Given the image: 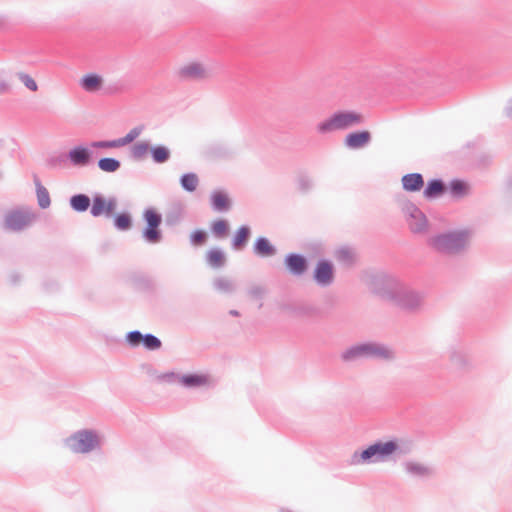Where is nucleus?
<instances>
[{
    "label": "nucleus",
    "mask_w": 512,
    "mask_h": 512,
    "mask_svg": "<svg viewBox=\"0 0 512 512\" xmlns=\"http://www.w3.org/2000/svg\"><path fill=\"white\" fill-rule=\"evenodd\" d=\"M374 292L382 299L408 312H416L423 304L424 296L399 280L384 276L374 282Z\"/></svg>",
    "instance_id": "1"
},
{
    "label": "nucleus",
    "mask_w": 512,
    "mask_h": 512,
    "mask_svg": "<svg viewBox=\"0 0 512 512\" xmlns=\"http://www.w3.org/2000/svg\"><path fill=\"white\" fill-rule=\"evenodd\" d=\"M393 350L377 342H365L352 345L341 353V359L350 363L360 359L393 360Z\"/></svg>",
    "instance_id": "2"
},
{
    "label": "nucleus",
    "mask_w": 512,
    "mask_h": 512,
    "mask_svg": "<svg viewBox=\"0 0 512 512\" xmlns=\"http://www.w3.org/2000/svg\"><path fill=\"white\" fill-rule=\"evenodd\" d=\"M399 449L396 441H377L363 451H355L349 460L350 465L372 464L386 461Z\"/></svg>",
    "instance_id": "3"
},
{
    "label": "nucleus",
    "mask_w": 512,
    "mask_h": 512,
    "mask_svg": "<svg viewBox=\"0 0 512 512\" xmlns=\"http://www.w3.org/2000/svg\"><path fill=\"white\" fill-rule=\"evenodd\" d=\"M468 237L466 230L440 233L429 239V245L439 253L455 255L465 249Z\"/></svg>",
    "instance_id": "4"
},
{
    "label": "nucleus",
    "mask_w": 512,
    "mask_h": 512,
    "mask_svg": "<svg viewBox=\"0 0 512 512\" xmlns=\"http://www.w3.org/2000/svg\"><path fill=\"white\" fill-rule=\"evenodd\" d=\"M363 122L361 114L354 111H339L328 119L320 122L316 129L320 134H328L336 130H345Z\"/></svg>",
    "instance_id": "5"
},
{
    "label": "nucleus",
    "mask_w": 512,
    "mask_h": 512,
    "mask_svg": "<svg viewBox=\"0 0 512 512\" xmlns=\"http://www.w3.org/2000/svg\"><path fill=\"white\" fill-rule=\"evenodd\" d=\"M66 444L75 453H89L99 446V438L92 430H81L70 436Z\"/></svg>",
    "instance_id": "6"
},
{
    "label": "nucleus",
    "mask_w": 512,
    "mask_h": 512,
    "mask_svg": "<svg viewBox=\"0 0 512 512\" xmlns=\"http://www.w3.org/2000/svg\"><path fill=\"white\" fill-rule=\"evenodd\" d=\"M146 221V228L143 230V238L151 244L159 243L162 240V233L159 226L162 223V216L153 208H148L143 214Z\"/></svg>",
    "instance_id": "7"
},
{
    "label": "nucleus",
    "mask_w": 512,
    "mask_h": 512,
    "mask_svg": "<svg viewBox=\"0 0 512 512\" xmlns=\"http://www.w3.org/2000/svg\"><path fill=\"white\" fill-rule=\"evenodd\" d=\"M403 212L407 217L410 230L415 234L425 233L428 228V220L425 214L412 202L403 206Z\"/></svg>",
    "instance_id": "8"
},
{
    "label": "nucleus",
    "mask_w": 512,
    "mask_h": 512,
    "mask_svg": "<svg viewBox=\"0 0 512 512\" xmlns=\"http://www.w3.org/2000/svg\"><path fill=\"white\" fill-rule=\"evenodd\" d=\"M34 215L28 211L12 210L5 214L4 228L11 231H21L30 225Z\"/></svg>",
    "instance_id": "9"
},
{
    "label": "nucleus",
    "mask_w": 512,
    "mask_h": 512,
    "mask_svg": "<svg viewBox=\"0 0 512 512\" xmlns=\"http://www.w3.org/2000/svg\"><path fill=\"white\" fill-rule=\"evenodd\" d=\"M183 81H200L209 77V72L201 63L193 62L182 66L177 72Z\"/></svg>",
    "instance_id": "10"
},
{
    "label": "nucleus",
    "mask_w": 512,
    "mask_h": 512,
    "mask_svg": "<svg viewBox=\"0 0 512 512\" xmlns=\"http://www.w3.org/2000/svg\"><path fill=\"white\" fill-rule=\"evenodd\" d=\"M313 279L320 287H328L334 281V268L330 261L319 260L314 273Z\"/></svg>",
    "instance_id": "11"
},
{
    "label": "nucleus",
    "mask_w": 512,
    "mask_h": 512,
    "mask_svg": "<svg viewBox=\"0 0 512 512\" xmlns=\"http://www.w3.org/2000/svg\"><path fill=\"white\" fill-rule=\"evenodd\" d=\"M284 264L290 274L294 276L303 275L308 269L307 259L298 253H289L284 259Z\"/></svg>",
    "instance_id": "12"
},
{
    "label": "nucleus",
    "mask_w": 512,
    "mask_h": 512,
    "mask_svg": "<svg viewBox=\"0 0 512 512\" xmlns=\"http://www.w3.org/2000/svg\"><path fill=\"white\" fill-rule=\"evenodd\" d=\"M371 133L367 130L356 131L346 135L344 144L350 149H361L371 142Z\"/></svg>",
    "instance_id": "13"
},
{
    "label": "nucleus",
    "mask_w": 512,
    "mask_h": 512,
    "mask_svg": "<svg viewBox=\"0 0 512 512\" xmlns=\"http://www.w3.org/2000/svg\"><path fill=\"white\" fill-rule=\"evenodd\" d=\"M67 157L72 165L84 167L90 163L92 152L87 147L79 145L72 148L68 152Z\"/></svg>",
    "instance_id": "14"
},
{
    "label": "nucleus",
    "mask_w": 512,
    "mask_h": 512,
    "mask_svg": "<svg viewBox=\"0 0 512 512\" xmlns=\"http://www.w3.org/2000/svg\"><path fill=\"white\" fill-rule=\"evenodd\" d=\"M253 252L256 256L266 258L277 253V249L266 237H259L253 245Z\"/></svg>",
    "instance_id": "15"
},
{
    "label": "nucleus",
    "mask_w": 512,
    "mask_h": 512,
    "mask_svg": "<svg viewBox=\"0 0 512 512\" xmlns=\"http://www.w3.org/2000/svg\"><path fill=\"white\" fill-rule=\"evenodd\" d=\"M449 361L455 369H465L469 365L467 355L462 348L452 346L448 350Z\"/></svg>",
    "instance_id": "16"
},
{
    "label": "nucleus",
    "mask_w": 512,
    "mask_h": 512,
    "mask_svg": "<svg viewBox=\"0 0 512 512\" xmlns=\"http://www.w3.org/2000/svg\"><path fill=\"white\" fill-rule=\"evenodd\" d=\"M402 187L408 192L420 191L424 186V178L420 173H409L401 179Z\"/></svg>",
    "instance_id": "17"
},
{
    "label": "nucleus",
    "mask_w": 512,
    "mask_h": 512,
    "mask_svg": "<svg viewBox=\"0 0 512 512\" xmlns=\"http://www.w3.org/2000/svg\"><path fill=\"white\" fill-rule=\"evenodd\" d=\"M166 377H178L179 382L185 387H199L207 384L208 382L207 376L199 374H185L182 376H178L175 373L171 372L169 374H166Z\"/></svg>",
    "instance_id": "18"
},
{
    "label": "nucleus",
    "mask_w": 512,
    "mask_h": 512,
    "mask_svg": "<svg viewBox=\"0 0 512 512\" xmlns=\"http://www.w3.org/2000/svg\"><path fill=\"white\" fill-rule=\"evenodd\" d=\"M210 199L212 208L215 211L225 212L231 208V200L228 195L222 191H213Z\"/></svg>",
    "instance_id": "19"
},
{
    "label": "nucleus",
    "mask_w": 512,
    "mask_h": 512,
    "mask_svg": "<svg viewBox=\"0 0 512 512\" xmlns=\"http://www.w3.org/2000/svg\"><path fill=\"white\" fill-rule=\"evenodd\" d=\"M446 189V185L441 179H432L428 181L423 195L426 199H434L441 196Z\"/></svg>",
    "instance_id": "20"
},
{
    "label": "nucleus",
    "mask_w": 512,
    "mask_h": 512,
    "mask_svg": "<svg viewBox=\"0 0 512 512\" xmlns=\"http://www.w3.org/2000/svg\"><path fill=\"white\" fill-rule=\"evenodd\" d=\"M251 236V229L247 225L241 226L232 239L231 246L234 250H243Z\"/></svg>",
    "instance_id": "21"
},
{
    "label": "nucleus",
    "mask_w": 512,
    "mask_h": 512,
    "mask_svg": "<svg viewBox=\"0 0 512 512\" xmlns=\"http://www.w3.org/2000/svg\"><path fill=\"white\" fill-rule=\"evenodd\" d=\"M404 468L408 474L415 477L424 478L432 474V470L429 467L418 462L407 461L404 463Z\"/></svg>",
    "instance_id": "22"
},
{
    "label": "nucleus",
    "mask_w": 512,
    "mask_h": 512,
    "mask_svg": "<svg viewBox=\"0 0 512 512\" xmlns=\"http://www.w3.org/2000/svg\"><path fill=\"white\" fill-rule=\"evenodd\" d=\"M34 183L36 186V194L38 205L42 209H46L51 205V199L48 190L41 184L37 175H34Z\"/></svg>",
    "instance_id": "23"
},
{
    "label": "nucleus",
    "mask_w": 512,
    "mask_h": 512,
    "mask_svg": "<svg viewBox=\"0 0 512 512\" xmlns=\"http://www.w3.org/2000/svg\"><path fill=\"white\" fill-rule=\"evenodd\" d=\"M102 78L101 76L97 75V74H94V73H90V74H86L82 79H81V87L87 91V92H95L97 90H99L101 88V85H102Z\"/></svg>",
    "instance_id": "24"
},
{
    "label": "nucleus",
    "mask_w": 512,
    "mask_h": 512,
    "mask_svg": "<svg viewBox=\"0 0 512 512\" xmlns=\"http://www.w3.org/2000/svg\"><path fill=\"white\" fill-rule=\"evenodd\" d=\"M69 204L74 211L82 213L88 210L91 200L88 195L80 193L71 196Z\"/></svg>",
    "instance_id": "25"
},
{
    "label": "nucleus",
    "mask_w": 512,
    "mask_h": 512,
    "mask_svg": "<svg viewBox=\"0 0 512 512\" xmlns=\"http://www.w3.org/2000/svg\"><path fill=\"white\" fill-rule=\"evenodd\" d=\"M207 264L212 268H221L226 264V257L222 250L214 248L207 252Z\"/></svg>",
    "instance_id": "26"
},
{
    "label": "nucleus",
    "mask_w": 512,
    "mask_h": 512,
    "mask_svg": "<svg viewBox=\"0 0 512 512\" xmlns=\"http://www.w3.org/2000/svg\"><path fill=\"white\" fill-rule=\"evenodd\" d=\"M184 211L180 206L171 207L165 214V224L168 227L177 226L183 219Z\"/></svg>",
    "instance_id": "27"
},
{
    "label": "nucleus",
    "mask_w": 512,
    "mask_h": 512,
    "mask_svg": "<svg viewBox=\"0 0 512 512\" xmlns=\"http://www.w3.org/2000/svg\"><path fill=\"white\" fill-rule=\"evenodd\" d=\"M151 157L157 164H163L170 159V150L164 145H157L150 149Z\"/></svg>",
    "instance_id": "28"
},
{
    "label": "nucleus",
    "mask_w": 512,
    "mask_h": 512,
    "mask_svg": "<svg viewBox=\"0 0 512 512\" xmlns=\"http://www.w3.org/2000/svg\"><path fill=\"white\" fill-rule=\"evenodd\" d=\"M98 167L101 171L114 173L121 167V162L116 158L104 157L98 160Z\"/></svg>",
    "instance_id": "29"
},
{
    "label": "nucleus",
    "mask_w": 512,
    "mask_h": 512,
    "mask_svg": "<svg viewBox=\"0 0 512 512\" xmlns=\"http://www.w3.org/2000/svg\"><path fill=\"white\" fill-rule=\"evenodd\" d=\"M468 184L460 179H453L449 183V191L453 197L461 198L468 193Z\"/></svg>",
    "instance_id": "30"
},
{
    "label": "nucleus",
    "mask_w": 512,
    "mask_h": 512,
    "mask_svg": "<svg viewBox=\"0 0 512 512\" xmlns=\"http://www.w3.org/2000/svg\"><path fill=\"white\" fill-rule=\"evenodd\" d=\"M181 187L187 192H193L196 190L199 179L195 173L183 174L180 178Z\"/></svg>",
    "instance_id": "31"
},
{
    "label": "nucleus",
    "mask_w": 512,
    "mask_h": 512,
    "mask_svg": "<svg viewBox=\"0 0 512 512\" xmlns=\"http://www.w3.org/2000/svg\"><path fill=\"white\" fill-rule=\"evenodd\" d=\"M114 226L120 231H127L132 227V218L129 213H120L114 217Z\"/></svg>",
    "instance_id": "32"
},
{
    "label": "nucleus",
    "mask_w": 512,
    "mask_h": 512,
    "mask_svg": "<svg viewBox=\"0 0 512 512\" xmlns=\"http://www.w3.org/2000/svg\"><path fill=\"white\" fill-rule=\"evenodd\" d=\"M150 149L148 142H137L131 148V157L135 160H142Z\"/></svg>",
    "instance_id": "33"
},
{
    "label": "nucleus",
    "mask_w": 512,
    "mask_h": 512,
    "mask_svg": "<svg viewBox=\"0 0 512 512\" xmlns=\"http://www.w3.org/2000/svg\"><path fill=\"white\" fill-rule=\"evenodd\" d=\"M105 202L106 199L100 194L93 197V203L90 211L93 217H99L102 214H105Z\"/></svg>",
    "instance_id": "34"
},
{
    "label": "nucleus",
    "mask_w": 512,
    "mask_h": 512,
    "mask_svg": "<svg viewBox=\"0 0 512 512\" xmlns=\"http://www.w3.org/2000/svg\"><path fill=\"white\" fill-rule=\"evenodd\" d=\"M211 230L215 237L224 238L228 234L229 224L227 220L219 219L212 224Z\"/></svg>",
    "instance_id": "35"
},
{
    "label": "nucleus",
    "mask_w": 512,
    "mask_h": 512,
    "mask_svg": "<svg viewBox=\"0 0 512 512\" xmlns=\"http://www.w3.org/2000/svg\"><path fill=\"white\" fill-rule=\"evenodd\" d=\"M142 345L150 351L158 350L162 346L161 340L151 333L144 334Z\"/></svg>",
    "instance_id": "36"
},
{
    "label": "nucleus",
    "mask_w": 512,
    "mask_h": 512,
    "mask_svg": "<svg viewBox=\"0 0 512 512\" xmlns=\"http://www.w3.org/2000/svg\"><path fill=\"white\" fill-rule=\"evenodd\" d=\"M90 145L93 148H100V149L119 148V147L124 146L123 143L121 142V138L113 139V140L94 141Z\"/></svg>",
    "instance_id": "37"
},
{
    "label": "nucleus",
    "mask_w": 512,
    "mask_h": 512,
    "mask_svg": "<svg viewBox=\"0 0 512 512\" xmlns=\"http://www.w3.org/2000/svg\"><path fill=\"white\" fill-rule=\"evenodd\" d=\"M17 78L23 83V85L32 92H36L38 90V85L36 81L27 73L18 72Z\"/></svg>",
    "instance_id": "38"
},
{
    "label": "nucleus",
    "mask_w": 512,
    "mask_h": 512,
    "mask_svg": "<svg viewBox=\"0 0 512 512\" xmlns=\"http://www.w3.org/2000/svg\"><path fill=\"white\" fill-rule=\"evenodd\" d=\"M214 287L223 292H232L234 289L233 283L224 277H218L213 282Z\"/></svg>",
    "instance_id": "39"
},
{
    "label": "nucleus",
    "mask_w": 512,
    "mask_h": 512,
    "mask_svg": "<svg viewBox=\"0 0 512 512\" xmlns=\"http://www.w3.org/2000/svg\"><path fill=\"white\" fill-rule=\"evenodd\" d=\"M144 130L143 125L132 128L124 137H121V142L124 146L132 143Z\"/></svg>",
    "instance_id": "40"
},
{
    "label": "nucleus",
    "mask_w": 512,
    "mask_h": 512,
    "mask_svg": "<svg viewBox=\"0 0 512 512\" xmlns=\"http://www.w3.org/2000/svg\"><path fill=\"white\" fill-rule=\"evenodd\" d=\"M143 337H144V334H142L140 331L133 330V331H130L127 333L126 341L128 342V344L130 346L136 347L139 344H142Z\"/></svg>",
    "instance_id": "41"
},
{
    "label": "nucleus",
    "mask_w": 512,
    "mask_h": 512,
    "mask_svg": "<svg viewBox=\"0 0 512 512\" xmlns=\"http://www.w3.org/2000/svg\"><path fill=\"white\" fill-rule=\"evenodd\" d=\"M297 184L298 189L303 193L308 192L313 187V182L311 178L307 175H300L297 179Z\"/></svg>",
    "instance_id": "42"
},
{
    "label": "nucleus",
    "mask_w": 512,
    "mask_h": 512,
    "mask_svg": "<svg viewBox=\"0 0 512 512\" xmlns=\"http://www.w3.org/2000/svg\"><path fill=\"white\" fill-rule=\"evenodd\" d=\"M207 240V234L203 230H196L190 236V241L195 246L203 245Z\"/></svg>",
    "instance_id": "43"
},
{
    "label": "nucleus",
    "mask_w": 512,
    "mask_h": 512,
    "mask_svg": "<svg viewBox=\"0 0 512 512\" xmlns=\"http://www.w3.org/2000/svg\"><path fill=\"white\" fill-rule=\"evenodd\" d=\"M336 257L339 261L351 264L353 261V252L349 248H340L337 251Z\"/></svg>",
    "instance_id": "44"
},
{
    "label": "nucleus",
    "mask_w": 512,
    "mask_h": 512,
    "mask_svg": "<svg viewBox=\"0 0 512 512\" xmlns=\"http://www.w3.org/2000/svg\"><path fill=\"white\" fill-rule=\"evenodd\" d=\"M117 207V199L115 197H110L105 202V215L110 217L114 210Z\"/></svg>",
    "instance_id": "45"
},
{
    "label": "nucleus",
    "mask_w": 512,
    "mask_h": 512,
    "mask_svg": "<svg viewBox=\"0 0 512 512\" xmlns=\"http://www.w3.org/2000/svg\"><path fill=\"white\" fill-rule=\"evenodd\" d=\"M248 293L252 298L260 299L265 293V290L261 286H253L249 289Z\"/></svg>",
    "instance_id": "46"
},
{
    "label": "nucleus",
    "mask_w": 512,
    "mask_h": 512,
    "mask_svg": "<svg viewBox=\"0 0 512 512\" xmlns=\"http://www.w3.org/2000/svg\"><path fill=\"white\" fill-rule=\"evenodd\" d=\"M66 159H68L67 154H62V155H59V156H56V157H51L48 160V164L50 166H56L58 164L63 163Z\"/></svg>",
    "instance_id": "47"
},
{
    "label": "nucleus",
    "mask_w": 512,
    "mask_h": 512,
    "mask_svg": "<svg viewBox=\"0 0 512 512\" xmlns=\"http://www.w3.org/2000/svg\"><path fill=\"white\" fill-rule=\"evenodd\" d=\"M11 91V85L5 79L0 77V95L8 94Z\"/></svg>",
    "instance_id": "48"
},
{
    "label": "nucleus",
    "mask_w": 512,
    "mask_h": 512,
    "mask_svg": "<svg viewBox=\"0 0 512 512\" xmlns=\"http://www.w3.org/2000/svg\"><path fill=\"white\" fill-rule=\"evenodd\" d=\"M506 115L510 119H512V101L509 103V105L506 108Z\"/></svg>",
    "instance_id": "49"
},
{
    "label": "nucleus",
    "mask_w": 512,
    "mask_h": 512,
    "mask_svg": "<svg viewBox=\"0 0 512 512\" xmlns=\"http://www.w3.org/2000/svg\"><path fill=\"white\" fill-rule=\"evenodd\" d=\"M229 314L232 315V316H239L240 315L237 310H230Z\"/></svg>",
    "instance_id": "50"
},
{
    "label": "nucleus",
    "mask_w": 512,
    "mask_h": 512,
    "mask_svg": "<svg viewBox=\"0 0 512 512\" xmlns=\"http://www.w3.org/2000/svg\"><path fill=\"white\" fill-rule=\"evenodd\" d=\"M19 280V277L17 275L12 276V281L15 283Z\"/></svg>",
    "instance_id": "51"
}]
</instances>
